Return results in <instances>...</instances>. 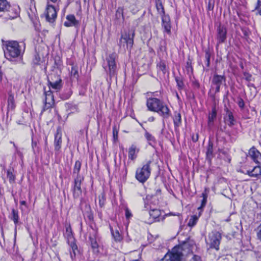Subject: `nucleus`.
I'll return each mask as SVG.
<instances>
[{"mask_svg": "<svg viewBox=\"0 0 261 261\" xmlns=\"http://www.w3.org/2000/svg\"><path fill=\"white\" fill-rule=\"evenodd\" d=\"M3 48L5 58L13 62L15 59L21 57L25 51V44L24 42L9 40L3 42Z\"/></svg>", "mask_w": 261, "mask_h": 261, "instance_id": "obj_1", "label": "nucleus"}, {"mask_svg": "<svg viewBox=\"0 0 261 261\" xmlns=\"http://www.w3.org/2000/svg\"><path fill=\"white\" fill-rule=\"evenodd\" d=\"M146 106L148 110L158 113L163 119L168 118L170 116V111L168 106L157 98H147Z\"/></svg>", "mask_w": 261, "mask_h": 261, "instance_id": "obj_2", "label": "nucleus"}, {"mask_svg": "<svg viewBox=\"0 0 261 261\" xmlns=\"http://www.w3.org/2000/svg\"><path fill=\"white\" fill-rule=\"evenodd\" d=\"M135 35V30L133 28L124 30L118 43L119 47L130 51L134 45Z\"/></svg>", "mask_w": 261, "mask_h": 261, "instance_id": "obj_3", "label": "nucleus"}, {"mask_svg": "<svg viewBox=\"0 0 261 261\" xmlns=\"http://www.w3.org/2000/svg\"><path fill=\"white\" fill-rule=\"evenodd\" d=\"M151 161H147L141 167H138L136 171L135 178L140 183H145L151 174Z\"/></svg>", "mask_w": 261, "mask_h": 261, "instance_id": "obj_4", "label": "nucleus"}, {"mask_svg": "<svg viewBox=\"0 0 261 261\" xmlns=\"http://www.w3.org/2000/svg\"><path fill=\"white\" fill-rule=\"evenodd\" d=\"M221 239V234L217 230H214L208 233L205 242L209 248L215 249L218 251L219 250Z\"/></svg>", "mask_w": 261, "mask_h": 261, "instance_id": "obj_5", "label": "nucleus"}, {"mask_svg": "<svg viewBox=\"0 0 261 261\" xmlns=\"http://www.w3.org/2000/svg\"><path fill=\"white\" fill-rule=\"evenodd\" d=\"M65 228L66 232L64 233V236L67 239L68 243L71 249V251H70V257L73 260L75 257L76 252H78L77 246L75 243L70 224H66Z\"/></svg>", "mask_w": 261, "mask_h": 261, "instance_id": "obj_6", "label": "nucleus"}, {"mask_svg": "<svg viewBox=\"0 0 261 261\" xmlns=\"http://www.w3.org/2000/svg\"><path fill=\"white\" fill-rule=\"evenodd\" d=\"M182 251V246H175L171 251L167 253L160 261H181L183 255Z\"/></svg>", "mask_w": 261, "mask_h": 261, "instance_id": "obj_7", "label": "nucleus"}, {"mask_svg": "<svg viewBox=\"0 0 261 261\" xmlns=\"http://www.w3.org/2000/svg\"><path fill=\"white\" fill-rule=\"evenodd\" d=\"M116 56V54L113 53L110 54L106 58V61L108 66V70H107V71L109 73L110 78L116 75L117 66L115 61Z\"/></svg>", "mask_w": 261, "mask_h": 261, "instance_id": "obj_8", "label": "nucleus"}, {"mask_svg": "<svg viewBox=\"0 0 261 261\" xmlns=\"http://www.w3.org/2000/svg\"><path fill=\"white\" fill-rule=\"evenodd\" d=\"M227 29L221 24H219L216 28L217 46L225 42L227 38Z\"/></svg>", "mask_w": 261, "mask_h": 261, "instance_id": "obj_9", "label": "nucleus"}, {"mask_svg": "<svg viewBox=\"0 0 261 261\" xmlns=\"http://www.w3.org/2000/svg\"><path fill=\"white\" fill-rule=\"evenodd\" d=\"M84 180V177L81 176H77L74 180V185L72 189L74 198H77L82 194L81 183Z\"/></svg>", "mask_w": 261, "mask_h": 261, "instance_id": "obj_10", "label": "nucleus"}, {"mask_svg": "<svg viewBox=\"0 0 261 261\" xmlns=\"http://www.w3.org/2000/svg\"><path fill=\"white\" fill-rule=\"evenodd\" d=\"M57 12L55 7L49 4L47 2V5L46 9V19L49 22H53L57 17Z\"/></svg>", "mask_w": 261, "mask_h": 261, "instance_id": "obj_11", "label": "nucleus"}, {"mask_svg": "<svg viewBox=\"0 0 261 261\" xmlns=\"http://www.w3.org/2000/svg\"><path fill=\"white\" fill-rule=\"evenodd\" d=\"M225 77L224 75L214 74L212 80V86L215 88V93L220 91V88L222 84L225 82Z\"/></svg>", "mask_w": 261, "mask_h": 261, "instance_id": "obj_12", "label": "nucleus"}, {"mask_svg": "<svg viewBox=\"0 0 261 261\" xmlns=\"http://www.w3.org/2000/svg\"><path fill=\"white\" fill-rule=\"evenodd\" d=\"M45 96L44 106L43 110L45 111L51 108L54 105V98L52 91L49 89L48 91H44Z\"/></svg>", "mask_w": 261, "mask_h": 261, "instance_id": "obj_13", "label": "nucleus"}, {"mask_svg": "<svg viewBox=\"0 0 261 261\" xmlns=\"http://www.w3.org/2000/svg\"><path fill=\"white\" fill-rule=\"evenodd\" d=\"M224 111L226 112L224 116V121L229 126L231 127L235 124L236 122L232 112L226 107L224 109Z\"/></svg>", "mask_w": 261, "mask_h": 261, "instance_id": "obj_14", "label": "nucleus"}, {"mask_svg": "<svg viewBox=\"0 0 261 261\" xmlns=\"http://www.w3.org/2000/svg\"><path fill=\"white\" fill-rule=\"evenodd\" d=\"M90 227L92 229V232H90L89 237L91 246L93 249H97L98 247V244L96 240L97 237V228H94L92 225L90 226Z\"/></svg>", "mask_w": 261, "mask_h": 261, "instance_id": "obj_15", "label": "nucleus"}, {"mask_svg": "<svg viewBox=\"0 0 261 261\" xmlns=\"http://www.w3.org/2000/svg\"><path fill=\"white\" fill-rule=\"evenodd\" d=\"M249 154L251 159L256 164H261V153L255 147H252L249 151Z\"/></svg>", "mask_w": 261, "mask_h": 261, "instance_id": "obj_16", "label": "nucleus"}, {"mask_svg": "<svg viewBox=\"0 0 261 261\" xmlns=\"http://www.w3.org/2000/svg\"><path fill=\"white\" fill-rule=\"evenodd\" d=\"M162 26L164 29V32L168 34L171 33V22L168 15L162 16Z\"/></svg>", "mask_w": 261, "mask_h": 261, "instance_id": "obj_17", "label": "nucleus"}, {"mask_svg": "<svg viewBox=\"0 0 261 261\" xmlns=\"http://www.w3.org/2000/svg\"><path fill=\"white\" fill-rule=\"evenodd\" d=\"M62 144V133L60 129L58 128L55 135V150L58 151L61 148Z\"/></svg>", "mask_w": 261, "mask_h": 261, "instance_id": "obj_18", "label": "nucleus"}, {"mask_svg": "<svg viewBox=\"0 0 261 261\" xmlns=\"http://www.w3.org/2000/svg\"><path fill=\"white\" fill-rule=\"evenodd\" d=\"M67 21H65L64 25L67 27H77L79 24V22L77 20L73 15H68L66 16Z\"/></svg>", "mask_w": 261, "mask_h": 261, "instance_id": "obj_19", "label": "nucleus"}, {"mask_svg": "<svg viewBox=\"0 0 261 261\" xmlns=\"http://www.w3.org/2000/svg\"><path fill=\"white\" fill-rule=\"evenodd\" d=\"M149 215L152 220L149 221L148 223H152L154 221H159V217L161 215V212L159 209H153L150 211Z\"/></svg>", "mask_w": 261, "mask_h": 261, "instance_id": "obj_20", "label": "nucleus"}, {"mask_svg": "<svg viewBox=\"0 0 261 261\" xmlns=\"http://www.w3.org/2000/svg\"><path fill=\"white\" fill-rule=\"evenodd\" d=\"M173 120L175 129L176 130L181 124V116L179 112L175 111L174 113Z\"/></svg>", "mask_w": 261, "mask_h": 261, "instance_id": "obj_21", "label": "nucleus"}, {"mask_svg": "<svg viewBox=\"0 0 261 261\" xmlns=\"http://www.w3.org/2000/svg\"><path fill=\"white\" fill-rule=\"evenodd\" d=\"M139 151V149L134 144L129 147L128 150V158L131 160H134L137 158V153Z\"/></svg>", "mask_w": 261, "mask_h": 261, "instance_id": "obj_22", "label": "nucleus"}, {"mask_svg": "<svg viewBox=\"0 0 261 261\" xmlns=\"http://www.w3.org/2000/svg\"><path fill=\"white\" fill-rule=\"evenodd\" d=\"M246 174L250 177H257L261 175V168L259 166H256L252 170H248Z\"/></svg>", "mask_w": 261, "mask_h": 261, "instance_id": "obj_23", "label": "nucleus"}, {"mask_svg": "<svg viewBox=\"0 0 261 261\" xmlns=\"http://www.w3.org/2000/svg\"><path fill=\"white\" fill-rule=\"evenodd\" d=\"M48 85L49 86V89L51 88L55 90L56 92L59 91L62 87V81H50L48 82Z\"/></svg>", "mask_w": 261, "mask_h": 261, "instance_id": "obj_24", "label": "nucleus"}, {"mask_svg": "<svg viewBox=\"0 0 261 261\" xmlns=\"http://www.w3.org/2000/svg\"><path fill=\"white\" fill-rule=\"evenodd\" d=\"M217 116V111L215 107L212 108V112L209 113L208 117V125L211 126L213 125L214 120Z\"/></svg>", "mask_w": 261, "mask_h": 261, "instance_id": "obj_25", "label": "nucleus"}, {"mask_svg": "<svg viewBox=\"0 0 261 261\" xmlns=\"http://www.w3.org/2000/svg\"><path fill=\"white\" fill-rule=\"evenodd\" d=\"M206 155V159L208 160L210 162H211V160L214 157L213 144L211 142H208V145L207 147Z\"/></svg>", "mask_w": 261, "mask_h": 261, "instance_id": "obj_26", "label": "nucleus"}, {"mask_svg": "<svg viewBox=\"0 0 261 261\" xmlns=\"http://www.w3.org/2000/svg\"><path fill=\"white\" fill-rule=\"evenodd\" d=\"M15 108L14 102V96L12 94H9L8 98V106L7 109L8 111L13 110Z\"/></svg>", "mask_w": 261, "mask_h": 261, "instance_id": "obj_27", "label": "nucleus"}, {"mask_svg": "<svg viewBox=\"0 0 261 261\" xmlns=\"http://www.w3.org/2000/svg\"><path fill=\"white\" fill-rule=\"evenodd\" d=\"M10 8V5L7 0H0V11H9Z\"/></svg>", "mask_w": 261, "mask_h": 261, "instance_id": "obj_28", "label": "nucleus"}, {"mask_svg": "<svg viewBox=\"0 0 261 261\" xmlns=\"http://www.w3.org/2000/svg\"><path fill=\"white\" fill-rule=\"evenodd\" d=\"M62 81L60 76L55 71H53L47 76V82Z\"/></svg>", "mask_w": 261, "mask_h": 261, "instance_id": "obj_29", "label": "nucleus"}, {"mask_svg": "<svg viewBox=\"0 0 261 261\" xmlns=\"http://www.w3.org/2000/svg\"><path fill=\"white\" fill-rule=\"evenodd\" d=\"M207 192L206 191V189H205L204 192L202 193L201 197H202V200L201 202V205L198 207V210L201 211L205 206L207 202Z\"/></svg>", "mask_w": 261, "mask_h": 261, "instance_id": "obj_30", "label": "nucleus"}, {"mask_svg": "<svg viewBox=\"0 0 261 261\" xmlns=\"http://www.w3.org/2000/svg\"><path fill=\"white\" fill-rule=\"evenodd\" d=\"M7 177L9 179V182L10 184H13L15 181L16 176L14 173V170H8L7 172Z\"/></svg>", "mask_w": 261, "mask_h": 261, "instance_id": "obj_31", "label": "nucleus"}, {"mask_svg": "<svg viewBox=\"0 0 261 261\" xmlns=\"http://www.w3.org/2000/svg\"><path fill=\"white\" fill-rule=\"evenodd\" d=\"M11 219L12 220L15 225V228H16V225L18 223L19 220V216L18 212L17 211H16L15 209L13 208L12 210L11 216L10 217Z\"/></svg>", "mask_w": 261, "mask_h": 261, "instance_id": "obj_32", "label": "nucleus"}, {"mask_svg": "<svg viewBox=\"0 0 261 261\" xmlns=\"http://www.w3.org/2000/svg\"><path fill=\"white\" fill-rule=\"evenodd\" d=\"M81 162L80 161H76L75 163V165L73 168V174L76 175L77 176H80L79 175V172L81 168Z\"/></svg>", "mask_w": 261, "mask_h": 261, "instance_id": "obj_33", "label": "nucleus"}, {"mask_svg": "<svg viewBox=\"0 0 261 261\" xmlns=\"http://www.w3.org/2000/svg\"><path fill=\"white\" fill-rule=\"evenodd\" d=\"M175 81L177 84V86L179 90H181L184 88L185 85L183 82V79L181 77H175Z\"/></svg>", "mask_w": 261, "mask_h": 261, "instance_id": "obj_34", "label": "nucleus"}, {"mask_svg": "<svg viewBox=\"0 0 261 261\" xmlns=\"http://www.w3.org/2000/svg\"><path fill=\"white\" fill-rule=\"evenodd\" d=\"M157 68L158 71H161L163 74L166 72V65L164 61H161L157 64Z\"/></svg>", "mask_w": 261, "mask_h": 261, "instance_id": "obj_35", "label": "nucleus"}, {"mask_svg": "<svg viewBox=\"0 0 261 261\" xmlns=\"http://www.w3.org/2000/svg\"><path fill=\"white\" fill-rule=\"evenodd\" d=\"M71 76L77 79L79 77V72H78V67L76 65H72L71 67V70L70 72Z\"/></svg>", "mask_w": 261, "mask_h": 261, "instance_id": "obj_36", "label": "nucleus"}, {"mask_svg": "<svg viewBox=\"0 0 261 261\" xmlns=\"http://www.w3.org/2000/svg\"><path fill=\"white\" fill-rule=\"evenodd\" d=\"M198 219V217L197 216H192L188 222V225L190 227H193L197 223Z\"/></svg>", "mask_w": 261, "mask_h": 261, "instance_id": "obj_37", "label": "nucleus"}, {"mask_svg": "<svg viewBox=\"0 0 261 261\" xmlns=\"http://www.w3.org/2000/svg\"><path fill=\"white\" fill-rule=\"evenodd\" d=\"M138 2V0H124L125 7L130 8L132 7L136 6Z\"/></svg>", "mask_w": 261, "mask_h": 261, "instance_id": "obj_38", "label": "nucleus"}, {"mask_svg": "<svg viewBox=\"0 0 261 261\" xmlns=\"http://www.w3.org/2000/svg\"><path fill=\"white\" fill-rule=\"evenodd\" d=\"M156 8L158 13L160 15H161V16L166 15L165 14V11H164L163 6L161 2H158L156 3Z\"/></svg>", "mask_w": 261, "mask_h": 261, "instance_id": "obj_39", "label": "nucleus"}, {"mask_svg": "<svg viewBox=\"0 0 261 261\" xmlns=\"http://www.w3.org/2000/svg\"><path fill=\"white\" fill-rule=\"evenodd\" d=\"M145 137L148 142L149 144H151V142L154 143L155 141V138L149 133H148L147 131H145V134H144Z\"/></svg>", "mask_w": 261, "mask_h": 261, "instance_id": "obj_40", "label": "nucleus"}, {"mask_svg": "<svg viewBox=\"0 0 261 261\" xmlns=\"http://www.w3.org/2000/svg\"><path fill=\"white\" fill-rule=\"evenodd\" d=\"M112 234L114 239V240L117 242H120L122 240V237L120 234L119 231L118 230H116L114 231L113 229H111Z\"/></svg>", "mask_w": 261, "mask_h": 261, "instance_id": "obj_41", "label": "nucleus"}, {"mask_svg": "<svg viewBox=\"0 0 261 261\" xmlns=\"http://www.w3.org/2000/svg\"><path fill=\"white\" fill-rule=\"evenodd\" d=\"M84 216L86 218L88 219L90 223H93L94 221L93 214L92 213L91 210L87 211L84 214Z\"/></svg>", "mask_w": 261, "mask_h": 261, "instance_id": "obj_42", "label": "nucleus"}, {"mask_svg": "<svg viewBox=\"0 0 261 261\" xmlns=\"http://www.w3.org/2000/svg\"><path fill=\"white\" fill-rule=\"evenodd\" d=\"M254 11L257 12L256 14L261 16V1H257Z\"/></svg>", "mask_w": 261, "mask_h": 261, "instance_id": "obj_43", "label": "nucleus"}, {"mask_svg": "<svg viewBox=\"0 0 261 261\" xmlns=\"http://www.w3.org/2000/svg\"><path fill=\"white\" fill-rule=\"evenodd\" d=\"M116 16L119 18L122 17L123 18V8L121 7L118 8L116 12Z\"/></svg>", "mask_w": 261, "mask_h": 261, "instance_id": "obj_44", "label": "nucleus"}, {"mask_svg": "<svg viewBox=\"0 0 261 261\" xmlns=\"http://www.w3.org/2000/svg\"><path fill=\"white\" fill-rule=\"evenodd\" d=\"M210 58H211V54L208 51H205V58L206 60V64L207 67L210 66Z\"/></svg>", "mask_w": 261, "mask_h": 261, "instance_id": "obj_45", "label": "nucleus"}, {"mask_svg": "<svg viewBox=\"0 0 261 261\" xmlns=\"http://www.w3.org/2000/svg\"><path fill=\"white\" fill-rule=\"evenodd\" d=\"M13 146L14 147L15 149V153L16 154H17L21 160H22L23 157L22 152L20 151V149H18V148L16 146L15 143H13Z\"/></svg>", "mask_w": 261, "mask_h": 261, "instance_id": "obj_46", "label": "nucleus"}, {"mask_svg": "<svg viewBox=\"0 0 261 261\" xmlns=\"http://www.w3.org/2000/svg\"><path fill=\"white\" fill-rule=\"evenodd\" d=\"M105 195H101V196H99V206L102 207L105 205Z\"/></svg>", "mask_w": 261, "mask_h": 261, "instance_id": "obj_47", "label": "nucleus"}, {"mask_svg": "<svg viewBox=\"0 0 261 261\" xmlns=\"http://www.w3.org/2000/svg\"><path fill=\"white\" fill-rule=\"evenodd\" d=\"M125 215L127 219H129L132 216L131 212L127 207L125 208Z\"/></svg>", "mask_w": 261, "mask_h": 261, "instance_id": "obj_48", "label": "nucleus"}, {"mask_svg": "<svg viewBox=\"0 0 261 261\" xmlns=\"http://www.w3.org/2000/svg\"><path fill=\"white\" fill-rule=\"evenodd\" d=\"M113 135L114 139L115 140H117L118 131L117 130L116 126H114L113 128Z\"/></svg>", "mask_w": 261, "mask_h": 261, "instance_id": "obj_49", "label": "nucleus"}, {"mask_svg": "<svg viewBox=\"0 0 261 261\" xmlns=\"http://www.w3.org/2000/svg\"><path fill=\"white\" fill-rule=\"evenodd\" d=\"M244 78L248 82H250L251 80L252 75L248 73H244Z\"/></svg>", "mask_w": 261, "mask_h": 261, "instance_id": "obj_50", "label": "nucleus"}, {"mask_svg": "<svg viewBox=\"0 0 261 261\" xmlns=\"http://www.w3.org/2000/svg\"><path fill=\"white\" fill-rule=\"evenodd\" d=\"M192 86L196 89H199L200 87L199 82L196 80L192 81Z\"/></svg>", "mask_w": 261, "mask_h": 261, "instance_id": "obj_51", "label": "nucleus"}, {"mask_svg": "<svg viewBox=\"0 0 261 261\" xmlns=\"http://www.w3.org/2000/svg\"><path fill=\"white\" fill-rule=\"evenodd\" d=\"M32 146L34 151H35V148H37V143L36 141H32Z\"/></svg>", "mask_w": 261, "mask_h": 261, "instance_id": "obj_52", "label": "nucleus"}, {"mask_svg": "<svg viewBox=\"0 0 261 261\" xmlns=\"http://www.w3.org/2000/svg\"><path fill=\"white\" fill-rule=\"evenodd\" d=\"M238 105H239V106L240 107V108H243L244 106V102L243 101V100L242 99H241L239 103H238Z\"/></svg>", "mask_w": 261, "mask_h": 261, "instance_id": "obj_53", "label": "nucleus"}, {"mask_svg": "<svg viewBox=\"0 0 261 261\" xmlns=\"http://www.w3.org/2000/svg\"><path fill=\"white\" fill-rule=\"evenodd\" d=\"M198 134H196L195 136H193L192 137V140L193 142H196L198 141Z\"/></svg>", "mask_w": 261, "mask_h": 261, "instance_id": "obj_54", "label": "nucleus"}, {"mask_svg": "<svg viewBox=\"0 0 261 261\" xmlns=\"http://www.w3.org/2000/svg\"><path fill=\"white\" fill-rule=\"evenodd\" d=\"M187 70L189 71L190 69L192 70V67L190 65H189V63H187Z\"/></svg>", "mask_w": 261, "mask_h": 261, "instance_id": "obj_55", "label": "nucleus"}, {"mask_svg": "<svg viewBox=\"0 0 261 261\" xmlns=\"http://www.w3.org/2000/svg\"><path fill=\"white\" fill-rule=\"evenodd\" d=\"M21 205H26L27 203L25 201L22 200L20 202Z\"/></svg>", "mask_w": 261, "mask_h": 261, "instance_id": "obj_56", "label": "nucleus"}, {"mask_svg": "<svg viewBox=\"0 0 261 261\" xmlns=\"http://www.w3.org/2000/svg\"><path fill=\"white\" fill-rule=\"evenodd\" d=\"M154 120V118L153 117H151L148 118V121L150 122L153 121Z\"/></svg>", "mask_w": 261, "mask_h": 261, "instance_id": "obj_57", "label": "nucleus"}, {"mask_svg": "<svg viewBox=\"0 0 261 261\" xmlns=\"http://www.w3.org/2000/svg\"><path fill=\"white\" fill-rule=\"evenodd\" d=\"M60 1V0H47V2H49V1H50L51 2L55 3H57V2H58Z\"/></svg>", "mask_w": 261, "mask_h": 261, "instance_id": "obj_58", "label": "nucleus"}, {"mask_svg": "<svg viewBox=\"0 0 261 261\" xmlns=\"http://www.w3.org/2000/svg\"><path fill=\"white\" fill-rule=\"evenodd\" d=\"M17 15V13H15V15H14V16H12V18H15V17H16Z\"/></svg>", "mask_w": 261, "mask_h": 261, "instance_id": "obj_59", "label": "nucleus"}, {"mask_svg": "<svg viewBox=\"0 0 261 261\" xmlns=\"http://www.w3.org/2000/svg\"><path fill=\"white\" fill-rule=\"evenodd\" d=\"M10 143H11V144H13V143H14L13 142H12V141H11V142H10Z\"/></svg>", "mask_w": 261, "mask_h": 261, "instance_id": "obj_60", "label": "nucleus"}, {"mask_svg": "<svg viewBox=\"0 0 261 261\" xmlns=\"http://www.w3.org/2000/svg\"><path fill=\"white\" fill-rule=\"evenodd\" d=\"M176 95H177V98H179V96H178V94H176Z\"/></svg>", "mask_w": 261, "mask_h": 261, "instance_id": "obj_61", "label": "nucleus"}, {"mask_svg": "<svg viewBox=\"0 0 261 261\" xmlns=\"http://www.w3.org/2000/svg\"><path fill=\"white\" fill-rule=\"evenodd\" d=\"M157 191H158V192H161V190H158Z\"/></svg>", "mask_w": 261, "mask_h": 261, "instance_id": "obj_62", "label": "nucleus"}, {"mask_svg": "<svg viewBox=\"0 0 261 261\" xmlns=\"http://www.w3.org/2000/svg\"><path fill=\"white\" fill-rule=\"evenodd\" d=\"M125 171H126V172H127V169L126 168L125 169Z\"/></svg>", "mask_w": 261, "mask_h": 261, "instance_id": "obj_63", "label": "nucleus"}]
</instances>
